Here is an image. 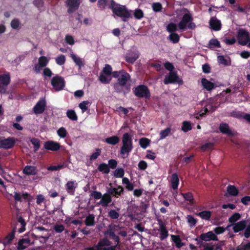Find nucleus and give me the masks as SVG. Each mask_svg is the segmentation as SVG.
Instances as JSON below:
<instances>
[{
  "label": "nucleus",
  "mask_w": 250,
  "mask_h": 250,
  "mask_svg": "<svg viewBox=\"0 0 250 250\" xmlns=\"http://www.w3.org/2000/svg\"><path fill=\"white\" fill-rule=\"evenodd\" d=\"M109 8L112 11V16L114 18L120 17L124 21H126L131 16L130 11L124 5L116 3L114 0H108Z\"/></svg>",
  "instance_id": "1"
},
{
  "label": "nucleus",
  "mask_w": 250,
  "mask_h": 250,
  "mask_svg": "<svg viewBox=\"0 0 250 250\" xmlns=\"http://www.w3.org/2000/svg\"><path fill=\"white\" fill-rule=\"evenodd\" d=\"M133 133L132 131L130 132L125 133L122 137V146L121 148V154L124 158L128 156L129 153L133 148L132 137Z\"/></svg>",
  "instance_id": "2"
},
{
  "label": "nucleus",
  "mask_w": 250,
  "mask_h": 250,
  "mask_svg": "<svg viewBox=\"0 0 250 250\" xmlns=\"http://www.w3.org/2000/svg\"><path fill=\"white\" fill-rule=\"evenodd\" d=\"M112 74L114 77L118 78V83L114 85V88L117 91L120 92L122 90V87L129 80L130 76L124 70L115 71Z\"/></svg>",
  "instance_id": "3"
},
{
  "label": "nucleus",
  "mask_w": 250,
  "mask_h": 250,
  "mask_svg": "<svg viewBox=\"0 0 250 250\" xmlns=\"http://www.w3.org/2000/svg\"><path fill=\"white\" fill-rule=\"evenodd\" d=\"M192 18L190 14L187 13L184 14L182 20L178 24V27L181 31H185L187 28L194 29L195 24L192 22Z\"/></svg>",
  "instance_id": "4"
},
{
  "label": "nucleus",
  "mask_w": 250,
  "mask_h": 250,
  "mask_svg": "<svg viewBox=\"0 0 250 250\" xmlns=\"http://www.w3.org/2000/svg\"><path fill=\"white\" fill-rule=\"evenodd\" d=\"M49 58L44 56H41L38 59V62L35 64L33 70L36 73H39L48 63Z\"/></svg>",
  "instance_id": "5"
},
{
  "label": "nucleus",
  "mask_w": 250,
  "mask_h": 250,
  "mask_svg": "<svg viewBox=\"0 0 250 250\" xmlns=\"http://www.w3.org/2000/svg\"><path fill=\"white\" fill-rule=\"evenodd\" d=\"M17 142V139L14 137L0 138V148L10 149L12 148Z\"/></svg>",
  "instance_id": "6"
},
{
  "label": "nucleus",
  "mask_w": 250,
  "mask_h": 250,
  "mask_svg": "<svg viewBox=\"0 0 250 250\" xmlns=\"http://www.w3.org/2000/svg\"><path fill=\"white\" fill-rule=\"evenodd\" d=\"M51 84L54 89L57 91H60L64 87L65 82L63 78L59 76H56L52 78Z\"/></svg>",
  "instance_id": "7"
},
{
  "label": "nucleus",
  "mask_w": 250,
  "mask_h": 250,
  "mask_svg": "<svg viewBox=\"0 0 250 250\" xmlns=\"http://www.w3.org/2000/svg\"><path fill=\"white\" fill-rule=\"evenodd\" d=\"M134 93L136 96L139 97L148 98L150 96L147 87L144 85L137 86L134 90Z\"/></svg>",
  "instance_id": "8"
},
{
  "label": "nucleus",
  "mask_w": 250,
  "mask_h": 250,
  "mask_svg": "<svg viewBox=\"0 0 250 250\" xmlns=\"http://www.w3.org/2000/svg\"><path fill=\"white\" fill-rule=\"evenodd\" d=\"M82 0H66L65 3L68 13H72L77 10Z\"/></svg>",
  "instance_id": "9"
},
{
  "label": "nucleus",
  "mask_w": 250,
  "mask_h": 250,
  "mask_svg": "<svg viewBox=\"0 0 250 250\" xmlns=\"http://www.w3.org/2000/svg\"><path fill=\"white\" fill-rule=\"evenodd\" d=\"M250 36L247 31L242 29H239L237 34V40L239 43L242 45L248 44Z\"/></svg>",
  "instance_id": "10"
},
{
  "label": "nucleus",
  "mask_w": 250,
  "mask_h": 250,
  "mask_svg": "<svg viewBox=\"0 0 250 250\" xmlns=\"http://www.w3.org/2000/svg\"><path fill=\"white\" fill-rule=\"evenodd\" d=\"M164 82L166 84L175 83H182V81L179 78L177 73L173 71L170 72L168 75L165 77Z\"/></svg>",
  "instance_id": "11"
},
{
  "label": "nucleus",
  "mask_w": 250,
  "mask_h": 250,
  "mask_svg": "<svg viewBox=\"0 0 250 250\" xmlns=\"http://www.w3.org/2000/svg\"><path fill=\"white\" fill-rule=\"evenodd\" d=\"M87 250H113V248L110 246L109 241L104 239L101 241L97 246L89 248Z\"/></svg>",
  "instance_id": "12"
},
{
  "label": "nucleus",
  "mask_w": 250,
  "mask_h": 250,
  "mask_svg": "<svg viewBox=\"0 0 250 250\" xmlns=\"http://www.w3.org/2000/svg\"><path fill=\"white\" fill-rule=\"evenodd\" d=\"M10 82V76L8 74H4L0 76V92H5V87Z\"/></svg>",
  "instance_id": "13"
},
{
  "label": "nucleus",
  "mask_w": 250,
  "mask_h": 250,
  "mask_svg": "<svg viewBox=\"0 0 250 250\" xmlns=\"http://www.w3.org/2000/svg\"><path fill=\"white\" fill-rule=\"evenodd\" d=\"M46 105V101L44 99H41L34 107L33 110L35 114H38L42 113Z\"/></svg>",
  "instance_id": "14"
},
{
  "label": "nucleus",
  "mask_w": 250,
  "mask_h": 250,
  "mask_svg": "<svg viewBox=\"0 0 250 250\" xmlns=\"http://www.w3.org/2000/svg\"><path fill=\"white\" fill-rule=\"evenodd\" d=\"M219 128L221 133L228 136H233L235 134V133L229 128V125L226 123L220 124Z\"/></svg>",
  "instance_id": "15"
},
{
  "label": "nucleus",
  "mask_w": 250,
  "mask_h": 250,
  "mask_svg": "<svg viewBox=\"0 0 250 250\" xmlns=\"http://www.w3.org/2000/svg\"><path fill=\"white\" fill-rule=\"evenodd\" d=\"M200 238L205 241L210 240L217 241L218 238L216 235L212 231H208L207 233H203L200 236Z\"/></svg>",
  "instance_id": "16"
},
{
  "label": "nucleus",
  "mask_w": 250,
  "mask_h": 250,
  "mask_svg": "<svg viewBox=\"0 0 250 250\" xmlns=\"http://www.w3.org/2000/svg\"><path fill=\"white\" fill-rule=\"evenodd\" d=\"M44 146L46 149L52 151L58 150L60 148L59 143L51 141L46 142L44 144Z\"/></svg>",
  "instance_id": "17"
},
{
  "label": "nucleus",
  "mask_w": 250,
  "mask_h": 250,
  "mask_svg": "<svg viewBox=\"0 0 250 250\" xmlns=\"http://www.w3.org/2000/svg\"><path fill=\"white\" fill-rule=\"evenodd\" d=\"M247 222L245 220H242L232 225L233 230L235 232H238L243 230L246 227Z\"/></svg>",
  "instance_id": "18"
},
{
  "label": "nucleus",
  "mask_w": 250,
  "mask_h": 250,
  "mask_svg": "<svg viewBox=\"0 0 250 250\" xmlns=\"http://www.w3.org/2000/svg\"><path fill=\"white\" fill-rule=\"evenodd\" d=\"M124 191V189L121 186H119L117 188H113L112 187L108 188L107 192L110 195L118 197L121 195Z\"/></svg>",
  "instance_id": "19"
},
{
  "label": "nucleus",
  "mask_w": 250,
  "mask_h": 250,
  "mask_svg": "<svg viewBox=\"0 0 250 250\" xmlns=\"http://www.w3.org/2000/svg\"><path fill=\"white\" fill-rule=\"evenodd\" d=\"M209 25L211 28L215 31H218L221 29V23L220 21L215 18H212L209 21Z\"/></svg>",
  "instance_id": "20"
},
{
  "label": "nucleus",
  "mask_w": 250,
  "mask_h": 250,
  "mask_svg": "<svg viewBox=\"0 0 250 250\" xmlns=\"http://www.w3.org/2000/svg\"><path fill=\"white\" fill-rule=\"evenodd\" d=\"M139 57L138 51H135L127 54L125 57V60L128 62L133 63Z\"/></svg>",
  "instance_id": "21"
},
{
  "label": "nucleus",
  "mask_w": 250,
  "mask_h": 250,
  "mask_svg": "<svg viewBox=\"0 0 250 250\" xmlns=\"http://www.w3.org/2000/svg\"><path fill=\"white\" fill-rule=\"evenodd\" d=\"M201 83L203 87L208 91H210L215 87L214 83L205 78L201 79Z\"/></svg>",
  "instance_id": "22"
},
{
  "label": "nucleus",
  "mask_w": 250,
  "mask_h": 250,
  "mask_svg": "<svg viewBox=\"0 0 250 250\" xmlns=\"http://www.w3.org/2000/svg\"><path fill=\"white\" fill-rule=\"evenodd\" d=\"M111 202V195L107 192V193H105L102 196L100 204L102 205V206L106 207Z\"/></svg>",
  "instance_id": "23"
},
{
  "label": "nucleus",
  "mask_w": 250,
  "mask_h": 250,
  "mask_svg": "<svg viewBox=\"0 0 250 250\" xmlns=\"http://www.w3.org/2000/svg\"><path fill=\"white\" fill-rule=\"evenodd\" d=\"M30 245V240L28 238L21 239L18 243V249L23 250Z\"/></svg>",
  "instance_id": "24"
},
{
  "label": "nucleus",
  "mask_w": 250,
  "mask_h": 250,
  "mask_svg": "<svg viewBox=\"0 0 250 250\" xmlns=\"http://www.w3.org/2000/svg\"><path fill=\"white\" fill-rule=\"evenodd\" d=\"M65 186L67 191L70 194H73L77 186V183L75 181H69L66 184Z\"/></svg>",
  "instance_id": "25"
},
{
  "label": "nucleus",
  "mask_w": 250,
  "mask_h": 250,
  "mask_svg": "<svg viewBox=\"0 0 250 250\" xmlns=\"http://www.w3.org/2000/svg\"><path fill=\"white\" fill-rule=\"evenodd\" d=\"M70 57L75 64L78 66L79 69H81L84 65L83 60L79 56L72 53L70 54Z\"/></svg>",
  "instance_id": "26"
},
{
  "label": "nucleus",
  "mask_w": 250,
  "mask_h": 250,
  "mask_svg": "<svg viewBox=\"0 0 250 250\" xmlns=\"http://www.w3.org/2000/svg\"><path fill=\"white\" fill-rule=\"evenodd\" d=\"M23 172L28 175H34L37 173L36 167L31 166H26L23 170Z\"/></svg>",
  "instance_id": "27"
},
{
  "label": "nucleus",
  "mask_w": 250,
  "mask_h": 250,
  "mask_svg": "<svg viewBox=\"0 0 250 250\" xmlns=\"http://www.w3.org/2000/svg\"><path fill=\"white\" fill-rule=\"evenodd\" d=\"M170 182L172 188L176 189L178 188V185L179 184V179L176 173H173L171 175Z\"/></svg>",
  "instance_id": "28"
},
{
  "label": "nucleus",
  "mask_w": 250,
  "mask_h": 250,
  "mask_svg": "<svg viewBox=\"0 0 250 250\" xmlns=\"http://www.w3.org/2000/svg\"><path fill=\"white\" fill-rule=\"evenodd\" d=\"M104 141L108 144L115 145L119 143V138L116 136H113L106 138Z\"/></svg>",
  "instance_id": "29"
},
{
  "label": "nucleus",
  "mask_w": 250,
  "mask_h": 250,
  "mask_svg": "<svg viewBox=\"0 0 250 250\" xmlns=\"http://www.w3.org/2000/svg\"><path fill=\"white\" fill-rule=\"evenodd\" d=\"M228 193L230 195L235 196L238 194V190L236 188L232 185H229L227 187Z\"/></svg>",
  "instance_id": "30"
},
{
  "label": "nucleus",
  "mask_w": 250,
  "mask_h": 250,
  "mask_svg": "<svg viewBox=\"0 0 250 250\" xmlns=\"http://www.w3.org/2000/svg\"><path fill=\"white\" fill-rule=\"evenodd\" d=\"M111 80V77L106 75L104 73L101 72L99 76V80L104 83H109Z\"/></svg>",
  "instance_id": "31"
},
{
  "label": "nucleus",
  "mask_w": 250,
  "mask_h": 250,
  "mask_svg": "<svg viewBox=\"0 0 250 250\" xmlns=\"http://www.w3.org/2000/svg\"><path fill=\"white\" fill-rule=\"evenodd\" d=\"M10 26L11 28L13 29H19L21 28L20 21L17 18H15L13 19L10 22Z\"/></svg>",
  "instance_id": "32"
},
{
  "label": "nucleus",
  "mask_w": 250,
  "mask_h": 250,
  "mask_svg": "<svg viewBox=\"0 0 250 250\" xmlns=\"http://www.w3.org/2000/svg\"><path fill=\"white\" fill-rule=\"evenodd\" d=\"M171 237L177 248H181L184 245V244L181 242V239L179 236L171 235Z\"/></svg>",
  "instance_id": "33"
},
{
  "label": "nucleus",
  "mask_w": 250,
  "mask_h": 250,
  "mask_svg": "<svg viewBox=\"0 0 250 250\" xmlns=\"http://www.w3.org/2000/svg\"><path fill=\"white\" fill-rule=\"evenodd\" d=\"M57 134L60 138L64 139L67 136L68 133L64 127H61L57 130Z\"/></svg>",
  "instance_id": "34"
},
{
  "label": "nucleus",
  "mask_w": 250,
  "mask_h": 250,
  "mask_svg": "<svg viewBox=\"0 0 250 250\" xmlns=\"http://www.w3.org/2000/svg\"><path fill=\"white\" fill-rule=\"evenodd\" d=\"M211 212L210 211L206 210L201 211L197 214V215L200 216L202 219L204 220H208L211 216Z\"/></svg>",
  "instance_id": "35"
},
{
  "label": "nucleus",
  "mask_w": 250,
  "mask_h": 250,
  "mask_svg": "<svg viewBox=\"0 0 250 250\" xmlns=\"http://www.w3.org/2000/svg\"><path fill=\"white\" fill-rule=\"evenodd\" d=\"M171 133V128L167 127L160 132V139L163 140L168 136Z\"/></svg>",
  "instance_id": "36"
},
{
  "label": "nucleus",
  "mask_w": 250,
  "mask_h": 250,
  "mask_svg": "<svg viewBox=\"0 0 250 250\" xmlns=\"http://www.w3.org/2000/svg\"><path fill=\"white\" fill-rule=\"evenodd\" d=\"M66 114L67 117L72 121H76L78 119L77 115L74 110H68Z\"/></svg>",
  "instance_id": "37"
},
{
  "label": "nucleus",
  "mask_w": 250,
  "mask_h": 250,
  "mask_svg": "<svg viewBox=\"0 0 250 250\" xmlns=\"http://www.w3.org/2000/svg\"><path fill=\"white\" fill-rule=\"evenodd\" d=\"M123 184L125 185L126 188L128 190H132L134 188V185L129 182L127 178L124 177L122 179Z\"/></svg>",
  "instance_id": "38"
},
{
  "label": "nucleus",
  "mask_w": 250,
  "mask_h": 250,
  "mask_svg": "<svg viewBox=\"0 0 250 250\" xmlns=\"http://www.w3.org/2000/svg\"><path fill=\"white\" fill-rule=\"evenodd\" d=\"M15 237V232L13 231L9 233L4 239L3 244L4 246L9 244Z\"/></svg>",
  "instance_id": "39"
},
{
  "label": "nucleus",
  "mask_w": 250,
  "mask_h": 250,
  "mask_svg": "<svg viewBox=\"0 0 250 250\" xmlns=\"http://www.w3.org/2000/svg\"><path fill=\"white\" fill-rule=\"evenodd\" d=\"M94 216L93 215L89 214L85 218V223L87 226H92L95 224Z\"/></svg>",
  "instance_id": "40"
},
{
  "label": "nucleus",
  "mask_w": 250,
  "mask_h": 250,
  "mask_svg": "<svg viewBox=\"0 0 250 250\" xmlns=\"http://www.w3.org/2000/svg\"><path fill=\"white\" fill-rule=\"evenodd\" d=\"M160 238L164 240L168 235V232L163 225H161L160 227Z\"/></svg>",
  "instance_id": "41"
},
{
  "label": "nucleus",
  "mask_w": 250,
  "mask_h": 250,
  "mask_svg": "<svg viewBox=\"0 0 250 250\" xmlns=\"http://www.w3.org/2000/svg\"><path fill=\"white\" fill-rule=\"evenodd\" d=\"M192 129V126L190 123L188 121H184L182 123V126L181 128V130L186 132L189 130H190Z\"/></svg>",
  "instance_id": "42"
},
{
  "label": "nucleus",
  "mask_w": 250,
  "mask_h": 250,
  "mask_svg": "<svg viewBox=\"0 0 250 250\" xmlns=\"http://www.w3.org/2000/svg\"><path fill=\"white\" fill-rule=\"evenodd\" d=\"M109 4L108 0H98L97 2L98 6L102 9H104Z\"/></svg>",
  "instance_id": "43"
},
{
  "label": "nucleus",
  "mask_w": 250,
  "mask_h": 250,
  "mask_svg": "<svg viewBox=\"0 0 250 250\" xmlns=\"http://www.w3.org/2000/svg\"><path fill=\"white\" fill-rule=\"evenodd\" d=\"M182 195L186 200L189 201L191 204H194V200L193 196L191 193L188 192L187 193H182Z\"/></svg>",
  "instance_id": "44"
},
{
  "label": "nucleus",
  "mask_w": 250,
  "mask_h": 250,
  "mask_svg": "<svg viewBox=\"0 0 250 250\" xmlns=\"http://www.w3.org/2000/svg\"><path fill=\"white\" fill-rule=\"evenodd\" d=\"M168 39L174 43H176L179 41V36L175 33H171L169 35Z\"/></svg>",
  "instance_id": "45"
},
{
  "label": "nucleus",
  "mask_w": 250,
  "mask_h": 250,
  "mask_svg": "<svg viewBox=\"0 0 250 250\" xmlns=\"http://www.w3.org/2000/svg\"><path fill=\"white\" fill-rule=\"evenodd\" d=\"M187 219L189 227H192L195 226L197 223V220L191 215H188L187 217Z\"/></svg>",
  "instance_id": "46"
},
{
  "label": "nucleus",
  "mask_w": 250,
  "mask_h": 250,
  "mask_svg": "<svg viewBox=\"0 0 250 250\" xmlns=\"http://www.w3.org/2000/svg\"><path fill=\"white\" fill-rule=\"evenodd\" d=\"M124 173L125 172L123 168H118L114 171V176L117 178H122L124 176Z\"/></svg>",
  "instance_id": "47"
},
{
  "label": "nucleus",
  "mask_w": 250,
  "mask_h": 250,
  "mask_svg": "<svg viewBox=\"0 0 250 250\" xmlns=\"http://www.w3.org/2000/svg\"><path fill=\"white\" fill-rule=\"evenodd\" d=\"M217 60L219 64L225 65H228L229 64V61L225 59L223 56H218L217 57Z\"/></svg>",
  "instance_id": "48"
},
{
  "label": "nucleus",
  "mask_w": 250,
  "mask_h": 250,
  "mask_svg": "<svg viewBox=\"0 0 250 250\" xmlns=\"http://www.w3.org/2000/svg\"><path fill=\"white\" fill-rule=\"evenodd\" d=\"M55 61L58 65H62L65 62V57L63 55H61L56 58Z\"/></svg>",
  "instance_id": "49"
},
{
  "label": "nucleus",
  "mask_w": 250,
  "mask_h": 250,
  "mask_svg": "<svg viewBox=\"0 0 250 250\" xmlns=\"http://www.w3.org/2000/svg\"><path fill=\"white\" fill-rule=\"evenodd\" d=\"M134 17L138 20L142 19L144 17V13L140 9H136L134 11Z\"/></svg>",
  "instance_id": "50"
},
{
  "label": "nucleus",
  "mask_w": 250,
  "mask_h": 250,
  "mask_svg": "<svg viewBox=\"0 0 250 250\" xmlns=\"http://www.w3.org/2000/svg\"><path fill=\"white\" fill-rule=\"evenodd\" d=\"M149 140L146 138H141L139 141V144L143 148H146L149 144Z\"/></svg>",
  "instance_id": "51"
},
{
  "label": "nucleus",
  "mask_w": 250,
  "mask_h": 250,
  "mask_svg": "<svg viewBox=\"0 0 250 250\" xmlns=\"http://www.w3.org/2000/svg\"><path fill=\"white\" fill-rule=\"evenodd\" d=\"M178 28V25L173 23H169L167 27V30L171 33H174V32L176 31Z\"/></svg>",
  "instance_id": "52"
},
{
  "label": "nucleus",
  "mask_w": 250,
  "mask_h": 250,
  "mask_svg": "<svg viewBox=\"0 0 250 250\" xmlns=\"http://www.w3.org/2000/svg\"><path fill=\"white\" fill-rule=\"evenodd\" d=\"M90 103L88 101H83L79 104V107L82 110V112H85L88 108L87 105Z\"/></svg>",
  "instance_id": "53"
},
{
  "label": "nucleus",
  "mask_w": 250,
  "mask_h": 250,
  "mask_svg": "<svg viewBox=\"0 0 250 250\" xmlns=\"http://www.w3.org/2000/svg\"><path fill=\"white\" fill-rule=\"evenodd\" d=\"M112 70V67L110 65L106 64L104 67L103 68L102 72L104 73L106 75L111 76Z\"/></svg>",
  "instance_id": "54"
},
{
  "label": "nucleus",
  "mask_w": 250,
  "mask_h": 250,
  "mask_svg": "<svg viewBox=\"0 0 250 250\" xmlns=\"http://www.w3.org/2000/svg\"><path fill=\"white\" fill-rule=\"evenodd\" d=\"M30 141L34 146V150L35 151L38 150L40 146V142L38 139L36 138H32L31 139Z\"/></svg>",
  "instance_id": "55"
},
{
  "label": "nucleus",
  "mask_w": 250,
  "mask_h": 250,
  "mask_svg": "<svg viewBox=\"0 0 250 250\" xmlns=\"http://www.w3.org/2000/svg\"><path fill=\"white\" fill-rule=\"evenodd\" d=\"M240 214L238 213H234L229 218V222L231 223H235L240 218Z\"/></svg>",
  "instance_id": "56"
},
{
  "label": "nucleus",
  "mask_w": 250,
  "mask_h": 250,
  "mask_svg": "<svg viewBox=\"0 0 250 250\" xmlns=\"http://www.w3.org/2000/svg\"><path fill=\"white\" fill-rule=\"evenodd\" d=\"M98 169L100 171H103L105 173H108L109 171L107 165L105 164L100 165Z\"/></svg>",
  "instance_id": "57"
},
{
  "label": "nucleus",
  "mask_w": 250,
  "mask_h": 250,
  "mask_svg": "<svg viewBox=\"0 0 250 250\" xmlns=\"http://www.w3.org/2000/svg\"><path fill=\"white\" fill-rule=\"evenodd\" d=\"M66 167V166L64 164H62V165H58V166H50V167H49L48 168H47V169L48 170H54V171H56V170H60L61 169H62L64 167Z\"/></svg>",
  "instance_id": "58"
},
{
  "label": "nucleus",
  "mask_w": 250,
  "mask_h": 250,
  "mask_svg": "<svg viewBox=\"0 0 250 250\" xmlns=\"http://www.w3.org/2000/svg\"><path fill=\"white\" fill-rule=\"evenodd\" d=\"M109 216L112 219H117L119 216V213L115 210H110L108 212Z\"/></svg>",
  "instance_id": "59"
},
{
  "label": "nucleus",
  "mask_w": 250,
  "mask_h": 250,
  "mask_svg": "<svg viewBox=\"0 0 250 250\" xmlns=\"http://www.w3.org/2000/svg\"><path fill=\"white\" fill-rule=\"evenodd\" d=\"M33 3L40 10L43 7V1L42 0H34Z\"/></svg>",
  "instance_id": "60"
},
{
  "label": "nucleus",
  "mask_w": 250,
  "mask_h": 250,
  "mask_svg": "<svg viewBox=\"0 0 250 250\" xmlns=\"http://www.w3.org/2000/svg\"><path fill=\"white\" fill-rule=\"evenodd\" d=\"M204 108H205V111H208V112H212L215 110V106H214L212 103H210L207 104Z\"/></svg>",
  "instance_id": "61"
},
{
  "label": "nucleus",
  "mask_w": 250,
  "mask_h": 250,
  "mask_svg": "<svg viewBox=\"0 0 250 250\" xmlns=\"http://www.w3.org/2000/svg\"><path fill=\"white\" fill-rule=\"evenodd\" d=\"M152 8L155 12H159L162 9V5L159 2H156L152 4Z\"/></svg>",
  "instance_id": "62"
},
{
  "label": "nucleus",
  "mask_w": 250,
  "mask_h": 250,
  "mask_svg": "<svg viewBox=\"0 0 250 250\" xmlns=\"http://www.w3.org/2000/svg\"><path fill=\"white\" fill-rule=\"evenodd\" d=\"M65 40L66 42L70 45H73L74 44V39L72 36L66 35L65 38Z\"/></svg>",
  "instance_id": "63"
},
{
  "label": "nucleus",
  "mask_w": 250,
  "mask_h": 250,
  "mask_svg": "<svg viewBox=\"0 0 250 250\" xmlns=\"http://www.w3.org/2000/svg\"><path fill=\"white\" fill-rule=\"evenodd\" d=\"M138 167L140 170H145L147 167V164L145 161H141L138 164Z\"/></svg>",
  "instance_id": "64"
}]
</instances>
